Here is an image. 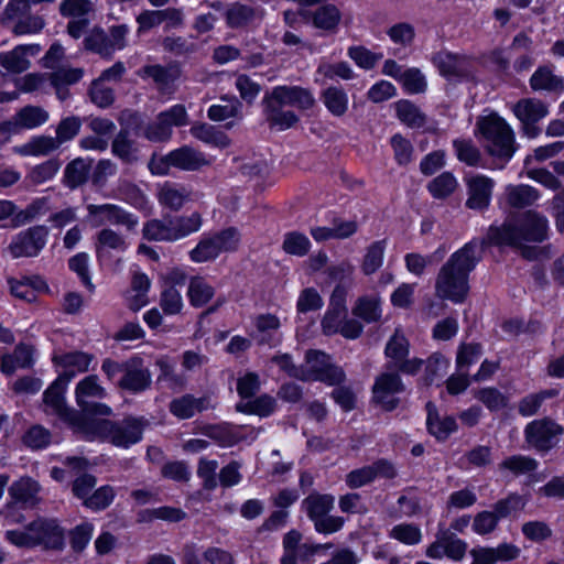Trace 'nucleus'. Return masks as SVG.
Instances as JSON below:
<instances>
[{
    "label": "nucleus",
    "mask_w": 564,
    "mask_h": 564,
    "mask_svg": "<svg viewBox=\"0 0 564 564\" xmlns=\"http://www.w3.org/2000/svg\"><path fill=\"white\" fill-rule=\"evenodd\" d=\"M549 238L545 215L535 209L511 213L502 225L489 226L487 240L474 237L449 256L437 274L436 291L442 299L462 304L470 291V274L482 260L487 246L517 248L522 242L542 243Z\"/></svg>",
    "instance_id": "1"
},
{
    "label": "nucleus",
    "mask_w": 564,
    "mask_h": 564,
    "mask_svg": "<svg viewBox=\"0 0 564 564\" xmlns=\"http://www.w3.org/2000/svg\"><path fill=\"white\" fill-rule=\"evenodd\" d=\"M93 357L86 352L74 351L55 355L53 361L58 376L44 392L45 412L54 414L65 423L75 422L79 413L66 406L65 393L69 382L79 373L89 369Z\"/></svg>",
    "instance_id": "2"
},
{
    "label": "nucleus",
    "mask_w": 564,
    "mask_h": 564,
    "mask_svg": "<svg viewBox=\"0 0 564 564\" xmlns=\"http://www.w3.org/2000/svg\"><path fill=\"white\" fill-rule=\"evenodd\" d=\"M76 433L94 441L100 438L117 447L128 448L142 438L143 423L139 419L128 417L113 423L108 420H87L82 414L75 422L67 423Z\"/></svg>",
    "instance_id": "3"
},
{
    "label": "nucleus",
    "mask_w": 564,
    "mask_h": 564,
    "mask_svg": "<svg viewBox=\"0 0 564 564\" xmlns=\"http://www.w3.org/2000/svg\"><path fill=\"white\" fill-rule=\"evenodd\" d=\"M6 539L19 547L43 545L47 549H58L64 544V531L53 519H37L23 531L8 530Z\"/></svg>",
    "instance_id": "4"
},
{
    "label": "nucleus",
    "mask_w": 564,
    "mask_h": 564,
    "mask_svg": "<svg viewBox=\"0 0 564 564\" xmlns=\"http://www.w3.org/2000/svg\"><path fill=\"white\" fill-rule=\"evenodd\" d=\"M477 128L488 141L486 151L494 158L509 162L516 152L514 132L508 122L498 115L484 117L477 122Z\"/></svg>",
    "instance_id": "5"
},
{
    "label": "nucleus",
    "mask_w": 564,
    "mask_h": 564,
    "mask_svg": "<svg viewBox=\"0 0 564 564\" xmlns=\"http://www.w3.org/2000/svg\"><path fill=\"white\" fill-rule=\"evenodd\" d=\"M529 447L540 454H547L557 446L564 435V427L550 416L529 422L523 431Z\"/></svg>",
    "instance_id": "6"
},
{
    "label": "nucleus",
    "mask_w": 564,
    "mask_h": 564,
    "mask_svg": "<svg viewBox=\"0 0 564 564\" xmlns=\"http://www.w3.org/2000/svg\"><path fill=\"white\" fill-rule=\"evenodd\" d=\"M43 65L53 70L50 76L51 84L62 100L66 98L64 87L77 83L84 74L82 68H72L64 64V48L57 43L43 57Z\"/></svg>",
    "instance_id": "7"
},
{
    "label": "nucleus",
    "mask_w": 564,
    "mask_h": 564,
    "mask_svg": "<svg viewBox=\"0 0 564 564\" xmlns=\"http://www.w3.org/2000/svg\"><path fill=\"white\" fill-rule=\"evenodd\" d=\"M106 395L107 391L96 375L86 376L75 387L76 403L88 415L108 416L111 414V409L99 402Z\"/></svg>",
    "instance_id": "8"
},
{
    "label": "nucleus",
    "mask_w": 564,
    "mask_h": 564,
    "mask_svg": "<svg viewBox=\"0 0 564 564\" xmlns=\"http://www.w3.org/2000/svg\"><path fill=\"white\" fill-rule=\"evenodd\" d=\"M405 386L395 370H387L376 377L372 386V401L386 412L394 411L400 404V398L389 397L402 393Z\"/></svg>",
    "instance_id": "9"
},
{
    "label": "nucleus",
    "mask_w": 564,
    "mask_h": 564,
    "mask_svg": "<svg viewBox=\"0 0 564 564\" xmlns=\"http://www.w3.org/2000/svg\"><path fill=\"white\" fill-rule=\"evenodd\" d=\"M464 182L467 192L466 208L476 212L487 210L491 204L496 185L495 180L485 174L477 173L466 174Z\"/></svg>",
    "instance_id": "10"
},
{
    "label": "nucleus",
    "mask_w": 564,
    "mask_h": 564,
    "mask_svg": "<svg viewBox=\"0 0 564 564\" xmlns=\"http://www.w3.org/2000/svg\"><path fill=\"white\" fill-rule=\"evenodd\" d=\"M87 210L89 220L95 227L111 224L121 225L131 230L138 225V218L135 216L113 204H89Z\"/></svg>",
    "instance_id": "11"
},
{
    "label": "nucleus",
    "mask_w": 564,
    "mask_h": 564,
    "mask_svg": "<svg viewBox=\"0 0 564 564\" xmlns=\"http://www.w3.org/2000/svg\"><path fill=\"white\" fill-rule=\"evenodd\" d=\"M48 230L44 226H35L18 234L9 249L13 258L34 257L46 245Z\"/></svg>",
    "instance_id": "12"
},
{
    "label": "nucleus",
    "mask_w": 564,
    "mask_h": 564,
    "mask_svg": "<svg viewBox=\"0 0 564 564\" xmlns=\"http://www.w3.org/2000/svg\"><path fill=\"white\" fill-rule=\"evenodd\" d=\"M269 93L278 105L295 107L300 111H307L316 105L312 90L299 85H278Z\"/></svg>",
    "instance_id": "13"
},
{
    "label": "nucleus",
    "mask_w": 564,
    "mask_h": 564,
    "mask_svg": "<svg viewBox=\"0 0 564 564\" xmlns=\"http://www.w3.org/2000/svg\"><path fill=\"white\" fill-rule=\"evenodd\" d=\"M261 105L270 129L285 131L300 122V117L293 110H283L285 105H278L268 91L264 94Z\"/></svg>",
    "instance_id": "14"
},
{
    "label": "nucleus",
    "mask_w": 564,
    "mask_h": 564,
    "mask_svg": "<svg viewBox=\"0 0 564 564\" xmlns=\"http://www.w3.org/2000/svg\"><path fill=\"white\" fill-rule=\"evenodd\" d=\"M426 410V431L437 442L443 443L448 437L457 432L458 424L453 415H445L443 419L440 417V413L434 402L427 401L425 404Z\"/></svg>",
    "instance_id": "15"
},
{
    "label": "nucleus",
    "mask_w": 564,
    "mask_h": 564,
    "mask_svg": "<svg viewBox=\"0 0 564 564\" xmlns=\"http://www.w3.org/2000/svg\"><path fill=\"white\" fill-rule=\"evenodd\" d=\"M48 120V112L41 107L26 106L22 108L12 121L0 123V133L10 135L17 128L34 129Z\"/></svg>",
    "instance_id": "16"
},
{
    "label": "nucleus",
    "mask_w": 564,
    "mask_h": 564,
    "mask_svg": "<svg viewBox=\"0 0 564 564\" xmlns=\"http://www.w3.org/2000/svg\"><path fill=\"white\" fill-rule=\"evenodd\" d=\"M463 55L449 51H440L432 55L431 62L440 76L448 82H460L466 77V70L462 66Z\"/></svg>",
    "instance_id": "17"
},
{
    "label": "nucleus",
    "mask_w": 564,
    "mask_h": 564,
    "mask_svg": "<svg viewBox=\"0 0 564 564\" xmlns=\"http://www.w3.org/2000/svg\"><path fill=\"white\" fill-rule=\"evenodd\" d=\"M181 72L177 66L150 65L143 68V76L151 78L161 96L170 98L176 90Z\"/></svg>",
    "instance_id": "18"
},
{
    "label": "nucleus",
    "mask_w": 564,
    "mask_h": 564,
    "mask_svg": "<svg viewBox=\"0 0 564 564\" xmlns=\"http://www.w3.org/2000/svg\"><path fill=\"white\" fill-rule=\"evenodd\" d=\"M123 377L120 380L121 388L133 392H140L149 388L151 375L140 358L134 357L128 360L123 365Z\"/></svg>",
    "instance_id": "19"
},
{
    "label": "nucleus",
    "mask_w": 564,
    "mask_h": 564,
    "mask_svg": "<svg viewBox=\"0 0 564 564\" xmlns=\"http://www.w3.org/2000/svg\"><path fill=\"white\" fill-rule=\"evenodd\" d=\"M37 44L19 45L12 51L0 53V65L10 73H22L30 66V56L40 53Z\"/></svg>",
    "instance_id": "20"
},
{
    "label": "nucleus",
    "mask_w": 564,
    "mask_h": 564,
    "mask_svg": "<svg viewBox=\"0 0 564 564\" xmlns=\"http://www.w3.org/2000/svg\"><path fill=\"white\" fill-rule=\"evenodd\" d=\"M303 18H311L314 28L327 33H336L341 21L340 10L333 3L318 7L314 12H302Z\"/></svg>",
    "instance_id": "21"
},
{
    "label": "nucleus",
    "mask_w": 564,
    "mask_h": 564,
    "mask_svg": "<svg viewBox=\"0 0 564 564\" xmlns=\"http://www.w3.org/2000/svg\"><path fill=\"white\" fill-rule=\"evenodd\" d=\"M8 284L14 297L26 302H34L37 293L48 291L46 282L40 276L23 278L21 280L11 278L8 280Z\"/></svg>",
    "instance_id": "22"
},
{
    "label": "nucleus",
    "mask_w": 564,
    "mask_h": 564,
    "mask_svg": "<svg viewBox=\"0 0 564 564\" xmlns=\"http://www.w3.org/2000/svg\"><path fill=\"white\" fill-rule=\"evenodd\" d=\"M534 91L557 93L564 90V78L553 73L552 65H540L529 79Z\"/></svg>",
    "instance_id": "23"
},
{
    "label": "nucleus",
    "mask_w": 564,
    "mask_h": 564,
    "mask_svg": "<svg viewBox=\"0 0 564 564\" xmlns=\"http://www.w3.org/2000/svg\"><path fill=\"white\" fill-rule=\"evenodd\" d=\"M151 286L150 279L143 272L132 273L131 286L126 292V301L132 311H139L149 303L148 293Z\"/></svg>",
    "instance_id": "24"
},
{
    "label": "nucleus",
    "mask_w": 564,
    "mask_h": 564,
    "mask_svg": "<svg viewBox=\"0 0 564 564\" xmlns=\"http://www.w3.org/2000/svg\"><path fill=\"white\" fill-rule=\"evenodd\" d=\"M167 160L172 166L184 171H195L208 163L206 155L188 145L171 151Z\"/></svg>",
    "instance_id": "25"
},
{
    "label": "nucleus",
    "mask_w": 564,
    "mask_h": 564,
    "mask_svg": "<svg viewBox=\"0 0 564 564\" xmlns=\"http://www.w3.org/2000/svg\"><path fill=\"white\" fill-rule=\"evenodd\" d=\"M39 489L37 482L28 477L14 481L9 488V495L12 499V505L9 508L11 509L18 505L24 507L35 505Z\"/></svg>",
    "instance_id": "26"
},
{
    "label": "nucleus",
    "mask_w": 564,
    "mask_h": 564,
    "mask_svg": "<svg viewBox=\"0 0 564 564\" xmlns=\"http://www.w3.org/2000/svg\"><path fill=\"white\" fill-rule=\"evenodd\" d=\"M319 98L334 117L340 118L348 111L349 97L341 86L326 87L321 91Z\"/></svg>",
    "instance_id": "27"
},
{
    "label": "nucleus",
    "mask_w": 564,
    "mask_h": 564,
    "mask_svg": "<svg viewBox=\"0 0 564 564\" xmlns=\"http://www.w3.org/2000/svg\"><path fill=\"white\" fill-rule=\"evenodd\" d=\"M128 243L123 237L115 230L106 228L97 234L96 256L99 261H104L110 256V251L123 252Z\"/></svg>",
    "instance_id": "28"
},
{
    "label": "nucleus",
    "mask_w": 564,
    "mask_h": 564,
    "mask_svg": "<svg viewBox=\"0 0 564 564\" xmlns=\"http://www.w3.org/2000/svg\"><path fill=\"white\" fill-rule=\"evenodd\" d=\"M224 18L229 29H243L254 20L256 10L251 6L236 1L228 4Z\"/></svg>",
    "instance_id": "29"
},
{
    "label": "nucleus",
    "mask_w": 564,
    "mask_h": 564,
    "mask_svg": "<svg viewBox=\"0 0 564 564\" xmlns=\"http://www.w3.org/2000/svg\"><path fill=\"white\" fill-rule=\"evenodd\" d=\"M395 116L403 124L412 129L423 128L427 120L426 115L409 99H400L395 102Z\"/></svg>",
    "instance_id": "30"
},
{
    "label": "nucleus",
    "mask_w": 564,
    "mask_h": 564,
    "mask_svg": "<svg viewBox=\"0 0 564 564\" xmlns=\"http://www.w3.org/2000/svg\"><path fill=\"white\" fill-rule=\"evenodd\" d=\"M334 501V497L329 494L313 492L302 501V507L310 520L315 522L330 512Z\"/></svg>",
    "instance_id": "31"
},
{
    "label": "nucleus",
    "mask_w": 564,
    "mask_h": 564,
    "mask_svg": "<svg viewBox=\"0 0 564 564\" xmlns=\"http://www.w3.org/2000/svg\"><path fill=\"white\" fill-rule=\"evenodd\" d=\"M514 115L521 121V123H538L542 118L547 116V106L538 99H521L514 106Z\"/></svg>",
    "instance_id": "32"
},
{
    "label": "nucleus",
    "mask_w": 564,
    "mask_h": 564,
    "mask_svg": "<svg viewBox=\"0 0 564 564\" xmlns=\"http://www.w3.org/2000/svg\"><path fill=\"white\" fill-rule=\"evenodd\" d=\"M453 149L459 162L470 167L487 169V164L481 158L480 150L473 143L470 139H454Z\"/></svg>",
    "instance_id": "33"
},
{
    "label": "nucleus",
    "mask_w": 564,
    "mask_h": 564,
    "mask_svg": "<svg viewBox=\"0 0 564 564\" xmlns=\"http://www.w3.org/2000/svg\"><path fill=\"white\" fill-rule=\"evenodd\" d=\"M539 191L527 184H510L506 187L507 203L513 208H524L531 206L539 199Z\"/></svg>",
    "instance_id": "34"
},
{
    "label": "nucleus",
    "mask_w": 564,
    "mask_h": 564,
    "mask_svg": "<svg viewBox=\"0 0 564 564\" xmlns=\"http://www.w3.org/2000/svg\"><path fill=\"white\" fill-rule=\"evenodd\" d=\"M557 394L558 391L556 389H543L529 393L519 400L518 413L523 417L534 416L539 413L545 400L553 399Z\"/></svg>",
    "instance_id": "35"
},
{
    "label": "nucleus",
    "mask_w": 564,
    "mask_h": 564,
    "mask_svg": "<svg viewBox=\"0 0 564 564\" xmlns=\"http://www.w3.org/2000/svg\"><path fill=\"white\" fill-rule=\"evenodd\" d=\"M458 182L453 172L444 171L426 184L429 194L438 200L447 199L457 188Z\"/></svg>",
    "instance_id": "36"
},
{
    "label": "nucleus",
    "mask_w": 564,
    "mask_h": 564,
    "mask_svg": "<svg viewBox=\"0 0 564 564\" xmlns=\"http://www.w3.org/2000/svg\"><path fill=\"white\" fill-rule=\"evenodd\" d=\"M351 312L354 316L367 324L377 323L382 316L380 300L367 295L357 299Z\"/></svg>",
    "instance_id": "37"
},
{
    "label": "nucleus",
    "mask_w": 564,
    "mask_h": 564,
    "mask_svg": "<svg viewBox=\"0 0 564 564\" xmlns=\"http://www.w3.org/2000/svg\"><path fill=\"white\" fill-rule=\"evenodd\" d=\"M474 398L481 402L485 408L491 412L497 413L509 406V395L502 393L496 387H484L475 391Z\"/></svg>",
    "instance_id": "38"
},
{
    "label": "nucleus",
    "mask_w": 564,
    "mask_h": 564,
    "mask_svg": "<svg viewBox=\"0 0 564 564\" xmlns=\"http://www.w3.org/2000/svg\"><path fill=\"white\" fill-rule=\"evenodd\" d=\"M387 239H380L371 242L364 256L361 271L365 275L376 273L383 264Z\"/></svg>",
    "instance_id": "39"
},
{
    "label": "nucleus",
    "mask_w": 564,
    "mask_h": 564,
    "mask_svg": "<svg viewBox=\"0 0 564 564\" xmlns=\"http://www.w3.org/2000/svg\"><path fill=\"white\" fill-rule=\"evenodd\" d=\"M528 503V499L518 494L509 492L505 498L497 500L492 505V511L499 521L510 518L512 514L522 511Z\"/></svg>",
    "instance_id": "40"
},
{
    "label": "nucleus",
    "mask_w": 564,
    "mask_h": 564,
    "mask_svg": "<svg viewBox=\"0 0 564 564\" xmlns=\"http://www.w3.org/2000/svg\"><path fill=\"white\" fill-rule=\"evenodd\" d=\"M143 236L154 241H174L177 240L175 227L172 219H152L143 227Z\"/></svg>",
    "instance_id": "41"
},
{
    "label": "nucleus",
    "mask_w": 564,
    "mask_h": 564,
    "mask_svg": "<svg viewBox=\"0 0 564 564\" xmlns=\"http://www.w3.org/2000/svg\"><path fill=\"white\" fill-rule=\"evenodd\" d=\"M410 344L404 336H391L384 347V356L391 361L384 365L386 370H393L402 359L409 357Z\"/></svg>",
    "instance_id": "42"
},
{
    "label": "nucleus",
    "mask_w": 564,
    "mask_h": 564,
    "mask_svg": "<svg viewBox=\"0 0 564 564\" xmlns=\"http://www.w3.org/2000/svg\"><path fill=\"white\" fill-rule=\"evenodd\" d=\"M245 440L240 427L230 423H214V444L232 447Z\"/></svg>",
    "instance_id": "43"
},
{
    "label": "nucleus",
    "mask_w": 564,
    "mask_h": 564,
    "mask_svg": "<svg viewBox=\"0 0 564 564\" xmlns=\"http://www.w3.org/2000/svg\"><path fill=\"white\" fill-rule=\"evenodd\" d=\"M241 235L236 227H227L217 234H214V260L219 252L236 251L240 245Z\"/></svg>",
    "instance_id": "44"
},
{
    "label": "nucleus",
    "mask_w": 564,
    "mask_h": 564,
    "mask_svg": "<svg viewBox=\"0 0 564 564\" xmlns=\"http://www.w3.org/2000/svg\"><path fill=\"white\" fill-rule=\"evenodd\" d=\"M112 153L124 162L138 160L139 147L130 139L127 130L120 131L112 141Z\"/></svg>",
    "instance_id": "45"
},
{
    "label": "nucleus",
    "mask_w": 564,
    "mask_h": 564,
    "mask_svg": "<svg viewBox=\"0 0 564 564\" xmlns=\"http://www.w3.org/2000/svg\"><path fill=\"white\" fill-rule=\"evenodd\" d=\"M186 517V513L174 507H159L153 509H145L138 513L139 522H151L153 520H163L169 522H178Z\"/></svg>",
    "instance_id": "46"
},
{
    "label": "nucleus",
    "mask_w": 564,
    "mask_h": 564,
    "mask_svg": "<svg viewBox=\"0 0 564 564\" xmlns=\"http://www.w3.org/2000/svg\"><path fill=\"white\" fill-rule=\"evenodd\" d=\"M312 243L308 237L297 230L284 235L282 249L285 253L296 257H304L311 250Z\"/></svg>",
    "instance_id": "47"
},
{
    "label": "nucleus",
    "mask_w": 564,
    "mask_h": 564,
    "mask_svg": "<svg viewBox=\"0 0 564 564\" xmlns=\"http://www.w3.org/2000/svg\"><path fill=\"white\" fill-rule=\"evenodd\" d=\"M538 467L535 458L521 454L508 456L499 464L500 469H507L516 476L533 473Z\"/></svg>",
    "instance_id": "48"
},
{
    "label": "nucleus",
    "mask_w": 564,
    "mask_h": 564,
    "mask_svg": "<svg viewBox=\"0 0 564 564\" xmlns=\"http://www.w3.org/2000/svg\"><path fill=\"white\" fill-rule=\"evenodd\" d=\"M204 408V400L192 395L181 397L170 404V411L178 419H189Z\"/></svg>",
    "instance_id": "49"
},
{
    "label": "nucleus",
    "mask_w": 564,
    "mask_h": 564,
    "mask_svg": "<svg viewBox=\"0 0 564 564\" xmlns=\"http://www.w3.org/2000/svg\"><path fill=\"white\" fill-rule=\"evenodd\" d=\"M187 296L189 299V303L195 307L206 305L212 299V288L208 281L202 276L191 279Z\"/></svg>",
    "instance_id": "50"
},
{
    "label": "nucleus",
    "mask_w": 564,
    "mask_h": 564,
    "mask_svg": "<svg viewBox=\"0 0 564 564\" xmlns=\"http://www.w3.org/2000/svg\"><path fill=\"white\" fill-rule=\"evenodd\" d=\"M59 169L61 164L57 160H47L33 166L29 171L25 180L32 185H40L53 180Z\"/></svg>",
    "instance_id": "51"
},
{
    "label": "nucleus",
    "mask_w": 564,
    "mask_h": 564,
    "mask_svg": "<svg viewBox=\"0 0 564 564\" xmlns=\"http://www.w3.org/2000/svg\"><path fill=\"white\" fill-rule=\"evenodd\" d=\"M390 145L393 150L394 161L399 166H406L413 160L414 148L409 139L401 133L390 138Z\"/></svg>",
    "instance_id": "52"
},
{
    "label": "nucleus",
    "mask_w": 564,
    "mask_h": 564,
    "mask_svg": "<svg viewBox=\"0 0 564 564\" xmlns=\"http://www.w3.org/2000/svg\"><path fill=\"white\" fill-rule=\"evenodd\" d=\"M389 536L405 545H416L422 541V531L414 523H400L390 530Z\"/></svg>",
    "instance_id": "53"
},
{
    "label": "nucleus",
    "mask_w": 564,
    "mask_h": 564,
    "mask_svg": "<svg viewBox=\"0 0 564 564\" xmlns=\"http://www.w3.org/2000/svg\"><path fill=\"white\" fill-rule=\"evenodd\" d=\"M313 372L315 375L313 381L325 383L328 387L337 388L347 379L345 370L332 362L323 368H314Z\"/></svg>",
    "instance_id": "54"
},
{
    "label": "nucleus",
    "mask_w": 564,
    "mask_h": 564,
    "mask_svg": "<svg viewBox=\"0 0 564 564\" xmlns=\"http://www.w3.org/2000/svg\"><path fill=\"white\" fill-rule=\"evenodd\" d=\"M316 73L323 75L326 79L329 80H335L337 78L343 80H350L355 78V73L351 66L345 61L319 64Z\"/></svg>",
    "instance_id": "55"
},
{
    "label": "nucleus",
    "mask_w": 564,
    "mask_h": 564,
    "mask_svg": "<svg viewBox=\"0 0 564 564\" xmlns=\"http://www.w3.org/2000/svg\"><path fill=\"white\" fill-rule=\"evenodd\" d=\"M400 82L404 90L411 95L423 94L427 88L424 74L416 67L405 69Z\"/></svg>",
    "instance_id": "56"
},
{
    "label": "nucleus",
    "mask_w": 564,
    "mask_h": 564,
    "mask_svg": "<svg viewBox=\"0 0 564 564\" xmlns=\"http://www.w3.org/2000/svg\"><path fill=\"white\" fill-rule=\"evenodd\" d=\"M481 355V345L479 343H463L459 345L456 354V369L462 371L474 365Z\"/></svg>",
    "instance_id": "57"
},
{
    "label": "nucleus",
    "mask_w": 564,
    "mask_h": 564,
    "mask_svg": "<svg viewBox=\"0 0 564 564\" xmlns=\"http://www.w3.org/2000/svg\"><path fill=\"white\" fill-rule=\"evenodd\" d=\"M347 54L359 68L365 70L372 69L382 57V54L373 53L362 45L350 46Z\"/></svg>",
    "instance_id": "58"
},
{
    "label": "nucleus",
    "mask_w": 564,
    "mask_h": 564,
    "mask_svg": "<svg viewBox=\"0 0 564 564\" xmlns=\"http://www.w3.org/2000/svg\"><path fill=\"white\" fill-rule=\"evenodd\" d=\"M167 113L158 115L156 119L149 123L144 130V135L153 142L166 141L172 135V129L166 121Z\"/></svg>",
    "instance_id": "59"
},
{
    "label": "nucleus",
    "mask_w": 564,
    "mask_h": 564,
    "mask_svg": "<svg viewBox=\"0 0 564 564\" xmlns=\"http://www.w3.org/2000/svg\"><path fill=\"white\" fill-rule=\"evenodd\" d=\"M167 113L158 115L156 119L149 123L144 130V135L153 142L166 141L172 135V129L166 121Z\"/></svg>",
    "instance_id": "60"
},
{
    "label": "nucleus",
    "mask_w": 564,
    "mask_h": 564,
    "mask_svg": "<svg viewBox=\"0 0 564 564\" xmlns=\"http://www.w3.org/2000/svg\"><path fill=\"white\" fill-rule=\"evenodd\" d=\"M324 302L319 293L314 288L304 289L296 301V311L302 314L315 312L323 307Z\"/></svg>",
    "instance_id": "61"
},
{
    "label": "nucleus",
    "mask_w": 564,
    "mask_h": 564,
    "mask_svg": "<svg viewBox=\"0 0 564 564\" xmlns=\"http://www.w3.org/2000/svg\"><path fill=\"white\" fill-rule=\"evenodd\" d=\"M499 522L492 510H482L474 517L471 529L478 535H488L498 528Z\"/></svg>",
    "instance_id": "62"
},
{
    "label": "nucleus",
    "mask_w": 564,
    "mask_h": 564,
    "mask_svg": "<svg viewBox=\"0 0 564 564\" xmlns=\"http://www.w3.org/2000/svg\"><path fill=\"white\" fill-rule=\"evenodd\" d=\"M330 398L345 413L351 412L357 408L356 393L350 387L343 383L333 389Z\"/></svg>",
    "instance_id": "63"
},
{
    "label": "nucleus",
    "mask_w": 564,
    "mask_h": 564,
    "mask_svg": "<svg viewBox=\"0 0 564 564\" xmlns=\"http://www.w3.org/2000/svg\"><path fill=\"white\" fill-rule=\"evenodd\" d=\"M442 540L445 542V555L455 562L462 561L466 554L468 544L452 532H443Z\"/></svg>",
    "instance_id": "64"
}]
</instances>
